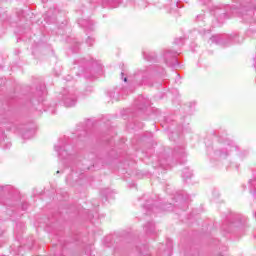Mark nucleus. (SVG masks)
<instances>
[{
  "label": "nucleus",
  "instance_id": "5",
  "mask_svg": "<svg viewBox=\"0 0 256 256\" xmlns=\"http://www.w3.org/2000/svg\"><path fill=\"white\" fill-rule=\"evenodd\" d=\"M154 229H155V224L153 222H149L145 226V230L147 231V233H153Z\"/></svg>",
  "mask_w": 256,
  "mask_h": 256
},
{
  "label": "nucleus",
  "instance_id": "3",
  "mask_svg": "<svg viewBox=\"0 0 256 256\" xmlns=\"http://www.w3.org/2000/svg\"><path fill=\"white\" fill-rule=\"evenodd\" d=\"M177 55H179V53L173 50H166L164 52V61L168 67H177V65H179V62H177Z\"/></svg>",
  "mask_w": 256,
  "mask_h": 256
},
{
  "label": "nucleus",
  "instance_id": "7",
  "mask_svg": "<svg viewBox=\"0 0 256 256\" xmlns=\"http://www.w3.org/2000/svg\"><path fill=\"white\" fill-rule=\"evenodd\" d=\"M121 1L122 0H114V2L110 5V7H112L113 9H115L116 7H119V5H121Z\"/></svg>",
  "mask_w": 256,
  "mask_h": 256
},
{
  "label": "nucleus",
  "instance_id": "2",
  "mask_svg": "<svg viewBox=\"0 0 256 256\" xmlns=\"http://www.w3.org/2000/svg\"><path fill=\"white\" fill-rule=\"evenodd\" d=\"M61 102L64 107H75L77 104V93L73 90L64 89L62 91Z\"/></svg>",
  "mask_w": 256,
  "mask_h": 256
},
{
  "label": "nucleus",
  "instance_id": "13",
  "mask_svg": "<svg viewBox=\"0 0 256 256\" xmlns=\"http://www.w3.org/2000/svg\"><path fill=\"white\" fill-rule=\"evenodd\" d=\"M211 41H212V43H215V41H217V36H213V37L211 38Z\"/></svg>",
  "mask_w": 256,
  "mask_h": 256
},
{
  "label": "nucleus",
  "instance_id": "12",
  "mask_svg": "<svg viewBox=\"0 0 256 256\" xmlns=\"http://www.w3.org/2000/svg\"><path fill=\"white\" fill-rule=\"evenodd\" d=\"M144 58L147 60V61H151V58L149 56H147L146 53H144Z\"/></svg>",
  "mask_w": 256,
  "mask_h": 256
},
{
  "label": "nucleus",
  "instance_id": "4",
  "mask_svg": "<svg viewBox=\"0 0 256 256\" xmlns=\"http://www.w3.org/2000/svg\"><path fill=\"white\" fill-rule=\"evenodd\" d=\"M67 147H69L63 140H60L55 146L54 150L58 153L59 157L65 159L69 154L67 153Z\"/></svg>",
  "mask_w": 256,
  "mask_h": 256
},
{
  "label": "nucleus",
  "instance_id": "6",
  "mask_svg": "<svg viewBox=\"0 0 256 256\" xmlns=\"http://www.w3.org/2000/svg\"><path fill=\"white\" fill-rule=\"evenodd\" d=\"M79 25H81L82 27H89L90 25H92V23L89 20H80Z\"/></svg>",
  "mask_w": 256,
  "mask_h": 256
},
{
  "label": "nucleus",
  "instance_id": "17",
  "mask_svg": "<svg viewBox=\"0 0 256 256\" xmlns=\"http://www.w3.org/2000/svg\"><path fill=\"white\" fill-rule=\"evenodd\" d=\"M121 75H122V77H123V75H124L123 72L121 73Z\"/></svg>",
  "mask_w": 256,
  "mask_h": 256
},
{
  "label": "nucleus",
  "instance_id": "8",
  "mask_svg": "<svg viewBox=\"0 0 256 256\" xmlns=\"http://www.w3.org/2000/svg\"><path fill=\"white\" fill-rule=\"evenodd\" d=\"M86 43L91 46L93 45V43H95V39L88 37V39L86 40Z\"/></svg>",
  "mask_w": 256,
  "mask_h": 256
},
{
  "label": "nucleus",
  "instance_id": "11",
  "mask_svg": "<svg viewBox=\"0 0 256 256\" xmlns=\"http://www.w3.org/2000/svg\"><path fill=\"white\" fill-rule=\"evenodd\" d=\"M27 207H29V204H27V203L22 204L23 211H26Z\"/></svg>",
  "mask_w": 256,
  "mask_h": 256
},
{
  "label": "nucleus",
  "instance_id": "1",
  "mask_svg": "<svg viewBox=\"0 0 256 256\" xmlns=\"http://www.w3.org/2000/svg\"><path fill=\"white\" fill-rule=\"evenodd\" d=\"M233 151H237V146L233 145V141L224 140L215 151V156L219 157V159H227V156Z\"/></svg>",
  "mask_w": 256,
  "mask_h": 256
},
{
  "label": "nucleus",
  "instance_id": "14",
  "mask_svg": "<svg viewBox=\"0 0 256 256\" xmlns=\"http://www.w3.org/2000/svg\"><path fill=\"white\" fill-rule=\"evenodd\" d=\"M191 175H192L191 173H189V175H185V174H184L183 177H185L186 179H189V178H191Z\"/></svg>",
  "mask_w": 256,
  "mask_h": 256
},
{
  "label": "nucleus",
  "instance_id": "16",
  "mask_svg": "<svg viewBox=\"0 0 256 256\" xmlns=\"http://www.w3.org/2000/svg\"><path fill=\"white\" fill-rule=\"evenodd\" d=\"M125 83H127V77L122 78Z\"/></svg>",
  "mask_w": 256,
  "mask_h": 256
},
{
  "label": "nucleus",
  "instance_id": "9",
  "mask_svg": "<svg viewBox=\"0 0 256 256\" xmlns=\"http://www.w3.org/2000/svg\"><path fill=\"white\" fill-rule=\"evenodd\" d=\"M7 189V186H0V195H3V192Z\"/></svg>",
  "mask_w": 256,
  "mask_h": 256
},
{
  "label": "nucleus",
  "instance_id": "15",
  "mask_svg": "<svg viewBox=\"0 0 256 256\" xmlns=\"http://www.w3.org/2000/svg\"><path fill=\"white\" fill-rule=\"evenodd\" d=\"M197 19H203V16L202 15H198Z\"/></svg>",
  "mask_w": 256,
  "mask_h": 256
},
{
  "label": "nucleus",
  "instance_id": "10",
  "mask_svg": "<svg viewBox=\"0 0 256 256\" xmlns=\"http://www.w3.org/2000/svg\"><path fill=\"white\" fill-rule=\"evenodd\" d=\"M173 9H179V3H172Z\"/></svg>",
  "mask_w": 256,
  "mask_h": 256
}]
</instances>
